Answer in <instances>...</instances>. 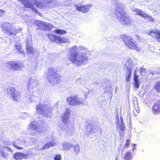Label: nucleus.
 Wrapping results in <instances>:
<instances>
[{"instance_id": "obj_1", "label": "nucleus", "mask_w": 160, "mask_h": 160, "mask_svg": "<svg viewBox=\"0 0 160 160\" xmlns=\"http://www.w3.org/2000/svg\"><path fill=\"white\" fill-rule=\"evenodd\" d=\"M77 47L74 46L71 48L68 59L77 66L85 65L88 62L89 59L86 53L79 54L77 51Z\"/></svg>"}, {"instance_id": "obj_2", "label": "nucleus", "mask_w": 160, "mask_h": 160, "mask_svg": "<svg viewBox=\"0 0 160 160\" xmlns=\"http://www.w3.org/2000/svg\"><path fill=\"white\" fill-rule=\"evenodd\" d=\"M120 38L124 42L125 45L128 48L135 50L137 51L140 50V48L137 46V43L131 37L126 34H122Z\"/></svg>"}, {"instance_id": "obj_3", "label": "nucleus", "mask_w": 160, "mask_h": 160, "mask_svg": "<svg viewBox=\"0 0 160 160\" xmlns=\"http://www.w3.org/2000/svg\"><path fill=\"white\" fill-rule=\"evenodd\" d=\"M115 14L117 16L120 15V20L124 25H129L131 23L132 20L130 17L126 15L127 12L124 11L123 8L117 7L115 9Z\"/></svg>"}, {"instance_id": "obj_4", "label": "nucleus", "mask_w": 160, "mask_h": 160, "mask_svg": "<svg viewBox=\"0 0 160 160\" xmlns=\"http://www.w3.org/2000/svg\"><path fill=\"white\" fill-rule=\"evenodd\" d=\"M33 2H32L33 3V4H31L28 0H18L19 2H21L26 8H29L34 11L38 14L41 16L42 14L39 12H38V10L35 8L33 7V5L36 6L37 8H41L43 7V3L40 1L38 0H32Z\"/></svg>"}, {"instance_id": "obj_5", "label": "nucleus", "mask_w": 160, "mask_h": 160, "mask_svg": "<svg viewBox=\"0 0 160 160\" xmlns=\"http://www.w3.org/2000/svg\"><path fill=\"white\" fill-rule=\"evenodd\" d=\"M1 28L3 32L10 36L15 35L17 33V29L14 28L12 24L10 23L5 22L2 23Z\"/></svg>"}, {"instance_id": "obj_6", "label": "nucleus", "mask_w": 160, "mask_h": 160, "mask_svg": "<svg viewBox=\"0 0 160 160\" xmlns=\"http://www.w3.org/2000/svg\"><path fill=\"white\" fill-rule=\"evenodd\" d=\"M57 71H55L53 68H50L48 70L47 78L50 82H55L58 83L61 80V76L57 75Z\"/></svg>"}, {"instance_id": "obj_7", "label": "nucleus", "mask_w": 160, "mask_h": 160, "mask_svg": "<svg viewBox=\"0 0 160 160\" xmlns=\"http://www.w3.org/2000/svg\"><path fill=\"white\" fill-rule=\"evenodd\" d=\"M36 109L40 114L46 117L50 116L52 110V108L46 105L43 106L41 104H39L37 106Z\"/></svg>"}, {"instance_id": "obj_8", "label": "nucleus", "mask_w": 160, "mask_h": 160, "mask_svg": "<svg viewBox=\"0 0 160 160\" xmlns=\"http://www.w3.org/2000/svg\"><path fill=\"white\" fill-rule=\"evenodd\" d=\"M7 93L10 94L11 98L14 101L18 102L20 99L21 93L14 87H9L7 89Z\"/></svg>"}, {"instance_id": "obj_9", "label": "nucleus", "mask_w": 160, "mask_h": 160, "mask_svg": "<svg viewBox=\"0 0 160 160\" xmlns=\"http://www.w3.org/2000/svg\"><path fill=\"white\" fill-rule=\"evenodd\" d=\"M34 24L38 28L44 31H50L53 27L52 25L49 23L39 20L35 21Z\"/></svg>"}, {"instance_id": "obj_10", "label": "nucleus", "mask_w": 160, "mask_h": 160, "mask_svg": "<svg viewBox=\"0 0 160 160\" xmlns=\"http://www.w3.org/2000/svg\"><path fill=\"white\" fill-rule=\"evenodd\" d=\"M47 36L51 42H55L58 44H61L67 42L66 39L60 36L51 34H48Z\"/></svg>"}, {"instance_id": "obj_11", "label": "nucleus", "mask_w": 160, "mask_h": 160, "mask_svg": "<svg viewBox=\"0 0 160 160\" xmlns=\"http://www.w3.org/2000/svg\"><path fill=\"white\" fill-rule=\"evenodd\" d=\"M7 67L11 66V69L14 71L20 70L22 67H24L22 63L16 61H9L6 63Z\"/></svg>"}, {"instance_id": "obj_12", "label": "nucleus", "mask_w": 160, "mask_h": 160, "mask_svg": "<svg viewBox=\"0 0 160 160\" xmlns=\"http://www.w3.org/2000/svg\"><path fill=\"white\" fill-rule=\"evenodd\" d=\"M132 64L131 60H128L125 65V66H126V69L127 70L125 73V76L126 80L127 82L129 81L132 76Z\"/></svg>"}, {"instance_id": "obj_13", "label": "nucleus", "mask_w": 160, "mask_h": 160, "mask_svg": "<svg viewBox=\"0 0 160 160\" xmlns=\"http://www.w3.org/2000/svg\"><path fill=\"white\" fill-rule=\"evenodd\" d=\"M67 101L68 104L71 106L78 105L82 103L76 96H71L67 98Z\"/></svg>"}, {"instance_id": "obj_14", "label": "nucleus", "mask_w": 160, "mask_h": 160, "mask_svg": "<svg viewBox=\"0 0 160 160\" xmlns=\"http://www.w3.org/2000/svg\"><path fill=\"white\" fill-rule=\"evenodd\" d=\"M152 111L154 115L160 114V99L155 102L152 107Z\"/></svg>"}, {"instance_id": "obj_15", "label": "nucleus", "mask_w": 160, "mask_h": 160, "mask_svg": "<svg viewBox=\"0 0 160 160\" xmlns=\"http://www.w3.org/2000/svg\"><path fill=\"white\" fill-rule=\"evenodd\" d=\"M91 7V5H87L80 6H77L76 7V9L79 12H82L83 13H85L89 11V9Z\"/></svg>"}, {"instance_id": "obj_16", "label": "nucleus", "mask_w": 160, "mask_h": 160, "mask_svg": "<svg viewBox=\"0 0 160 160\" xmlns=\"http://www.w3.org/2000/svg\"><path fill=\"white\" fill-rule=\"evenodd\" d=\"M12 152V150L10 148L5 146L3 147L1 150V154L4 158H7L9 154V153L10 152Z\"/></svg>"}, {"instance_id": "obj_17", "label": "nucleus", "mask_w": 160, "mask_h": 160, "mask_svg": "<svg viewBox=\"0 0 160 160\" xmlns=\"http://www.w3.org/2000/svg\"><path fill=\"white\" fill-rule=\"evenodd\" d=\"M154 34L155 35L156 39L159 42H160V31L158 30L156 31L151 30L149 31L148 34L153 37L154 36L152 34Z\"/></svg>"}, {"instance_id": "obj_18", "label": "nucleus", "mask_w": 160, "mask_h": 160, "mask_svg": "<svg viewBox=\"0 0 160 160\" xmlns=\"http://www.w3.org/2000/svg\"><path fill=\"white\" fill-rule=\"evenodd\" d=\"M70 111L68 109H67L64 115L63 116L62 118V121L65 124L67 125L69 122V114Z\"/></svg>"}, {"instance_id": "obj_19", "label": "nucleus", "mask_w": 160, "mask_h": 160, "mask_svg": "<svg viewBox=\"0 0 160 160\" xmlns=\"http://www.w3.org/2000/svg\"><path fill=\"white\" fill-rule=\"evenodd\" d=\"M137 71H135L134 72V83L135 88H138L140 86L139 83V80L138 79L139 76L137 73Z\"/></svg>"}, {"instance_id": "obj_20", "label": "nucleus", "mask_w": 160, "mask_h": 160, "mask_svg": "<svg viewBox=\"0 0 160 160\" xmlns=\"http://www.w3.org/2000/svg\"><path fill=\"white\" fill-rule=\"evenodd\" d=\"M132 157V153L130 150H127L124 156V158L125 160H131Z\"/></svg>"}, {"instance_id": "obj_21", "label": "nucleus", "mask_w": 160, "mask_h": 160, "mask_svg": "<svg viewBox=\"0 0 160 160\" xmlns=\"http://www.w3.org/2000/svg\"><path fill=\"white\" fill-rule=\"evenodd\" d=\"M118 132L119 135L121 137H123L124 134V131L125 128L124 124H119L118 126Z\"/></svg>"}, {"instance_id": "obj_22", "label": "nucleus", "mask_w": 160, "mask_h": 160, "mask_svg": "<svg viewBox=\"0 0 160 160\" xmlns=\"http://www.w3.org/2000/svg\"><path fill=\"white\" fill-rule=\"evenodd\" d=\"M23 153L19 152H15L13 155L14 158L16 160H20L23 158Z\"/></svg>"}, {"instance_id": "obj_23", "label": "nucleus", "mask_w": 160, "mask_h": 160, "mask_svg": "<svg viewBox=\"0 0 160 160\" xmlns=\"http://www.w3.org/2000/svg\"><path fill=\"white\" fill-rule=\"evenodd\" d=\"M133 11L136 12V14L142 17H145L146 15V13L143 12L142 10L138 8H136L133 10Z\"/></svg>"}, {"instance_id": "obj_24", "label": "nucleus", "mask_w": 160, "mask_h": 160, "mask_svg": "<svg viewBox=\"0 0 160 160\" xmlns=\"http://www.w3.org/2000/svg\"><path fill=\"white\" fill-rule=\"evenodd\" d=\"M27 53L29 54H33L35 52V50L32 46L28 45L26 47Z\"/></svg>"}, {"instance_id": "obj_25", "label": "nucleus", "mask_w": 160, "mask_h": 160, "mask_svg": "<svg viewBox=\"0 0 160 160\" xmlns=\"http://www.w3.org/2000/svg\"><path fill=\"white\" fill-rule=\"evenodd\" d=\"M16 49L18 51V52L20 53L24 54V52L22 49L21 45L20 44H18L15 46Z\"/></svg>"}, {"instance_id": "obj_26", "label": "nucleus", "mask_w": 160, "mask_h": 160, "mask_svg": "<svg viewBox=\"0 0 160 160\" xmlns=\"http://www.w3.org/2000/svg\"><path fill=\"white\" fill-rule=\"evenodd\" d=\"M63 147L64 149L69 150L72 147V145L68 142H65L63 144Z\"/></svg>"}, {"instance_id": "obj_27", "label": "nucleus", "mask_w": 160, "mask_h": 160, "mask_svg": "<svg viewBox=\"0 0 160 160\" xmlns=\"http://www.w3.org/2000/svg\"><path fill=\"white\" fill-rule=\"evenodd\" d=\"M154 88L157 92H160V81L155 83Z\"/></svg>"}, {"instance_id": "obj_28", "label": "nucleus", "mask_w": 160, "mask_h": 160, "mask_svg": "<svg viewBox=\"0 0 160 160\" xmlns=\"http://www.w3.org/2000/svg\"><path fill=\"white\" fill-rule=\"evenodd\" d=\"M73 148L76 154H78L79 153L80 148L79 145H75L73 146Z\"/></svg>"}, {"instance_id": "obj_29", "label": "nucleus", "mask_w": 160, "mask_h": 160, "mask_svg": "<svg viewBox=\"0 0 160 160\" xmlns=\"http://www.w3.org/2000/svg\"><path fill=\"white\" fill-rule=\"evenodd\" d=\"M54 32L60 35L64 34L66 33V32L65 30L62 29H57L55 30Z\"/></svg>"}, {"instance_id": "obj_30", "label": "nucleus", "mask_w": 160, "mask_h": 160, "mask_svg": "<svg viewBox=\"0 0 160 160\" xmlns=\"http://www.w3.org/2000/svg\"><path fill=\"white\" fill-rule=\"evenodd\" d=\"M18 142H16L15 141H14L12 143L13 146L15 147L18 150H22L23 149V148L22 147H19L18 146L17 144L18 143Z\"/></svg>"}, {"instance_id": "obj_31", "label": "nucleus", "mask_w": 160, "mask_h": 160, "mask_svg": "<svg viewBox=\"0 0 160 160\" xmlns=\"http://www.w3.org/2000/svg\"><path fill=\"white\" fill-rule=\"evenodd\" d=\"M145 17H143V18H148L149 21H151L152 22L154 21V19L152 17L148 15L147 13H146V15H145Z\"/></svg>"}, {"instance_id": "obj_32", "label": "nucleus", "mask_w": 160, "mask_h": 160, "mask_svg": "<svg viewBox=\"0 0 160 160\" xmlns=\"http://www.w3.org/2000/svg\"><path fill=\"white\" fill-rule=\"evenodd\" d=\"M50 147L48 143L45 144V145L41 148V150H44L45 149H47L49 148Z\"/></svg>"}, {"instance_id": "obj_33", "label": "nucleus", "mask_w": 160, "mask_h": 160, "mask_svg": "<svg viewBox=\"0 0 160 160\" xmlns=\"http://www.w3.org/2000/svg\"><path fill=\"white\" fill-rule=\"evenodd\" d=\"M54 159V160H62V158L60 154H58L55 156Z\"/></svg>"}, {"instance_id": "obj_34", "label": "nucleus", "mask_w": 160, "mask_h": 160, "mask_svg": "<svg viewBox=\"0 0 160 160\" xmlns=\"http://www.w3.org/2000/svg\"><path fill=\"white\" fill-rule=\"evenodd\" d=\"M131 142V140L129 139H127L126 140V142L124 145V148H128Z\"/></svg>"}, {"instance_id": "obj_35", "label": "nucleus", "mask_w": 160, "mask_h": 160, "mask_svg": "<svg viewBox=\"0 0 160 160\" xmlns=\"http://www.w3.org/2000/svg\"><path fill=\"white\" fill-rule=\"evenodd\" d=\"M23 158L28 159L29 158L30 156L29 154H24L23 153Z\"/></svg>"}, {"instance_id": "obj_36", "label": "nucleus", "mask_w": 160, "mask_h": 160, "mask_svg": "<svg viewBox=\"0 0 160 160\" xmlns=\"http://www.w3.org/2000/svg\"><path fill=\"white\" fill-rule=\"evenodd\" d=\"M48 143L49 144L50 147H53L56 145L55 143L51 142H49Z\"/></svg>"}, {"instance_id": "obj_37", "label": "nucleus", "mask_w": 160, "mask_h": 160, "mask_svg": "<svg viewBox=\"0 0 160 160\" xmlns=\"http://www.w3.org/2000/svg\"><path fill=\"white\" fill-rule=\"evenodd\" d=\"M31 127L34 130H36L38 128V126H35L34 124H33L32 122L31 124Z\"/></svg>"}, {"instance_id": "obj_38", "label": "nucleus", "mask_w": 160, "mask_h": 160, "mask_svg": "<svg viewBox=\"0 0 160 160\" xmlns=\"http://www.w3.org/2000/svg\"><path fill=\"white\" fill-rule=\"evenodd\" d=\"M132 145H133V146L132 147V151H134L136 149V144H133Z\"/></svg>"}, {"instance_id": "obj_39", "label": "nucleus", "mask_w": 160, "mask_h": 160, "mask_svg": "<svg viewBox=\"0 0 160 160\" xmlns=\"http://www.w3.org/2000/svg\"><path fill=\"white\" fill-rule=\"evenodd\" d=\"M5 13V11H4V10H2V9H0V14H1V15H2V14H4Z\"/></svg>"}, {"instance_id": "obj_40", "label": "nucleus", "mask_w": 160, "mask_h": 160, "mask_svg": "<svg viewBox=\"0 0 160 160\" xmlns=\"http://www.w3.org/2000/svg\"><path fill=\"white\" fill-rule=\"evenodd\" d=\"M120 121H121V123L120 124H124V123L123 122L122 118H120Z\"/></svg>"}, {"instance_id": "obj_41", "label": "nucleus", "mask_w": 160, "mask_h": 160, "mask_svg": "<svg viewBox=\"0 0 160 160\" xmlns=\"http://www.w3.org/2000/svg\"><path fill=\"white\" fill-rule=\"evenodd\" d=\"M115 160H118L117 158H116Z\"/></svg>"}]
</instances>
